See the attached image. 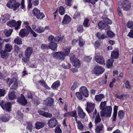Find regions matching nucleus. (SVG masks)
Instances as JSON below:
<instances>
[{"label": "nucleus", "mask_w": 133, "mask_h": 133, "mask_svg": "<svg viewBox=\"0 0 133 133\" xmlns=\"http://www.w3.org/2000/svg\"><path fill=\"white\" fill-rule=\"evenodd\" d=\"M103 127V125L102 124H100L99 125L96 126L95 129V131L97 133H100L101 131L102 130Z\"/></svg>", "instance_id": "36"}, {"label": "nucleus", "mask_w": 133, "mask_h": 133, "mask_svg": "<svg viewBox=\"0 0 133 133\" xmlns=\"http://www.w3.org/2000/svg\"><path fill=\"white\" fill-rule=\"evenodd\" d=\"M104 97L105 96L103 94H101L98 95H96L95 96V99L97 102H100Z\"/></svg>", "instance_id": "26"}, {"label": "nucleus", "mask_w": 133, "mask_h": 133, "mask_svg": "<svg viewBox=\"0 0 133 133\" xmlns=\"http://www.w3.org/2000/svg\"><path fill=\"white\" fill-rule=\"evenodd\" d=\"M125 114L123 110H120L118 112V117L120 119H122L124 117Z\"/></svg>", "instance_id": "35"}, {"label": "nucleus", "mask_w": 133, "mask_h": 133, "mask_svg": "<svg viewBox=\"0 0 133 133\" xmlns=\"http://www.w3.org/2000/svg\"><path fill=\"white\" fill-rule=\"evenodd\" d=\"M20 5V4L18 2H15L12 8L14 11L16 10L17 9L19 8Z\"/></svg>", "instance_id": "40"}, {"label": "nucleus", "mask_w": 133, "mask_h": 133, "mask_svg": "<svg viewBox=\"0 0 133 133\" xmlns=\"http://www.w3.org/2000/svg\"><path fill=\"white\" fill-rule=\"evenodd\" d=\"M107 34L109 37H114L115 36V34L113 32L110 30H108L107 31Z\"/></svg>", "instance_id": "50"}, {"label": "nucleus", "mask_w": 133, "mask_h": 133, "mask_svg": "<svg viewBox=\"0 0 133 133\" xmlns=\"http://www.w3.org/2000/svg\"><path fill=\"white\" fill-rule=\"evenodd\" d=\"M114 60L111 58L108 59L106 62V68L108 69L111 68L112 67Z\"/></svg>", "instance_id": "23"}, {"label": "nucleus", "mask_w": 133, "mask_h": 133, "mask_svg": "<svg viewBox=\"0 0 133 133\" xmlns=\"http://www.w3.org/2000/svg\"><path fill=\"white\" fill-rule=\"evenodd\" d=\"M70 117H74L77 115V113L76 110L74 111L70 112Z\"/></svg>", "instance_id": "46"}, {"label": "nucleus", "mask_w": 133, "mask_h": 133, "mask_svg": "<svg viewBox=\"0 0 133 133\" xmlns=\"http://www.w3.org/2000/svg\"><path fill=\"white\" fill-rule=\"evenodd\" d=\"M49 49H51L53 51H55L57 50V45L56 43L54 42H51L49 43Z\"/></svg>", "instance_id": "25"}, {"label": "nucleus", "mask_w": 133, "mask_h": 133, "mask_svg": "<svg viewBox=\"0 0 133 133\" xmlns=\"http://www.w3.org/2000/svg\"><path fill=\"white\" fill-rule=\"evenodd\" d=\"M26 129L29 131L30 132L32 131V124L31 123L29 124L27 127Z\"/></svg>", "instance_id": "59"}, {"label": "nucleus", "mask_w": 133, "mask_h": 133, "mask_svg": "<svg viewBox=\"0 0 133 133\" xmlns=\"http://www.w3.org/2000/svg\"><path fill=\"white\" fill-rule=\"evenodd\" d=\"M80 13L78 11H76L75 13L73 16V18L76 19V18H79L80 17Z\"/></svg>", "instance_id": "47"}, {"label": "nucleus", "mask_w": 133, "mask_h": 133, "mask_svg": "<svg viewBox=\"0 0 133 133\" xmlns=\"http://www.w3.org/2000/svg\"><path fill=\"white\" fill-rule=\"evenodd\" d=\"M8 96L10 100H13L16 97V95L15 94V92L13 91L11 92L8 94Z\"/></svg>", "instance_id": "34"}, {"label": "nucleus", "mask_w": 133, "mask_h": 133, "mask_svg": "<svg viewBox=\"0 0 133 133\" xmlns=\"http://www.w3.org/2000/svg\"><path fill=\"white\" fill-rule=\"evenodd\" d=\"M127 36L131 38H133V29L130 30V31L129 33Z\"/></svg>", "instance_id": "64"}, {"label": "nucleus", "mask_w": 133, "mask_h": 133, "mask_svg": "<svg viewBox=\"0 0 133 133\" xmlns=\"http://www.w3.org/2000/svg\"><path fill=\"white\" fill-rule=\"evenodd\" d=\"M12 85L10 88V90H16L18 87L17 81L15 78H12L10 80L9 83V87H10L11 84Z\"/></svg>", "instance_id": "10"}, {"label": "nucleus", "mask_w": 133, "mask_h": 133, "mask_svg": "<svg viewBox=\"0 0 133 133\" xmlns=\"http://www.w3.org/2000/svg\"><path fill=\"white\" fill-rule=\"evenodd\" d=\"M60 85L59 81L57 80L55 82L51 85V88L55 90L57 89Z\"/></svg>", "instance_id": "29"}, {"label": "nucleus", "mask_w": 133, "mask_h": 133, "mask_svg": "<svg viewBox=\"0 0 133 133\" xmlns=\"http://www.w3.org/2000/svg\"><path fill=\"white\" fill-rule=\"evenodd\" d=\"M69 56L70 59L73 66L76 68H79L80 66L81 63L78 59L73 54H70Z\"/></svg>", "instance_id": "6"}, {"label": "nucleus", "mask_w": 133, "mask_h": 133, "mask_svg": "<svg viewBox=\"0 0 133 133\" xmlns=\"http://www.w3.org/2000/svg\"><path fill=\"white\" fill-rule=\"evenodd\" d=\"M118 3L124 11H128L130 9L131 3L128 0H119Z\"/></svg>", "instance_id": "3"}, {"label": "nucleus", "mask_w": 133, "mask_h": 133, "mask_svg": "<svg viewBox=\"0 0 133 133\" xmlns=\"http://www.w3.org/2000/svg\"><path fill=\"white\" fill-rule=\"evenodd\" d=\"M78 128L81 131L84 129V125L80 121H78L77 123Z\"/></svg>", "instance_id": "41"}, {"label": "nucleus", "mask_w": 133, "mask_h": 133, "mask_svg": "<svg viewBox=\"0 0 133 133\" xmlns=\"http://www.w3.org/2000/svg\"><path fill=\"white\" fill-rule=\"evenodd\" d=\"M6 52H7L5 51V50L3 51H2V50L1 51V56L2 58H4L6 57L7 54V53Z\"/></svg>", "instance_id": "48"}, {"label": "nucleus", "mask_w": 133, "mask_h": 133, "mask_svg": "<svg viewBox=\"0 0 133 133\" xmlns=\"http://www.w3.org/2000/svg\"><path fill=\"white\" fill-rule=\"evenodd\" d=\"M90 19L88 18H85L83 23V25L85 28H88L89 27V22Z\"/></svg>", "instance_id": "38"}, {"label": "nucleus", "mask_w": 133, "mask_h": 133, "mask_svg": "<svg viewBox=\"0 0 133 133\" xmlns=\"http://www.w3.org/2000/svg\"><path fill=\"white\" fill-rule=\"evenodd\" d=\"M126 26L128 28L133 29V21L131 20L128 21L126 24Z\"/></svg>", "instance_id": "39"}, {"label": "nucleus", "mask_w": 133, "mask_h": 133, "mask_svg": "<svg viewBox=\"0 0 133 133\" xmlns=\"http://www.w3.org/2000/svg\"><path fill=\"white\" fill-rule=\"evenodd\" d=\"M9 116L8 114H2L0 115V120L3 122H7L9 119Z\"/></svg>", "instance_id": "18"}, {"label": "nucleus", "mask_w": 133, "mask_h": 133, "mask_svg": "<svg viewBox=\"0 0 133 133\" xmlns=\"http://www.w3.org/2000/svg\"><path fill=\"white\" fill-rule=\"evenodd\" d=\"M101 120L100 117H95V123L96 125L99 123Z\"/></svg>", "instance_id": "54"}, {"label": "nucleus", "mask_w": 133, "mask_h": 133, "mask_svg": "<svg viewBox=\"0 0 133 133\" xmlns=\"http://www.w3.org/2000/svg\"><path fill=\"white\" fill-rule=\"evenodd\" d=\"M63 38L61 35H58L56 36L54 39V41L57 43H59L61 42Z\"/></svg>", "instance_id": "30"}, {"label": "nucleus", "mask_w": 133, "mask_h": 133, "mask_svg": "<svg viewBox=\"0 0 133 133\" xmlns=\"http://www.w3.org/2000/svg\"><path fill=\"white\" fill-rule=\"evenodd\" d=\"M33 52V48L30 47L28 46L25 51L24 53L26 56L30 57Z\"/></svg>", "instance_id": "21"}, {"label": "nucleus", "mask_w": 133, "mask_h": 133, "mask_svg": "<svg viewBox=\"0 0 133 133\" xmlns=\"http://www.w3.org/2000/svg\"><path fill=\"white\" fill-rule=\"evenodd\" d=\"M16 2V0H10L7 3L6 6L9 9H12L13 6Z\"/></svg>", "instance_id": "27"}, {"label": "nucleus", "mask_w": 133, "mask_h": 133, "mask_svg": "<svg viewBox=\"0 0 133 133\" xmlns=\"http://www.w3.org/2000/svg\"><path fill=\"white\" fill-rule=\"evenodd\" d=\"M77 112L78 116L81 118L83 119L85 118L86 114L83 112L82 109L80 107H78Z\"/></svg>", "instance_id": "22"}, {"label": "nucleus", "mask_w": 133, "mask_h": 133, "mask_svg": "<svg viewBox=\"0 0 133 133\" xmlns=\"http://www.w3.org/2000/svg\"><path fill=\"white\" fill-rule=\"evenodd\" d=\"M34 15L38 19H42L43 18L45 15L43 12H41L39 10L36 8H34L32 11Z\"/></svg>", "instance_id": "7"}, {"label": "nucleus", "mask_w": 133, "mask_h": 133, "mask_svg": "<svg viewBox=\"0 0 133 133\" xmlns=\"http://www.w3.org/2000/svg\"><path fill=\"white\" fill-rule=\"evenodd\" d=\"M84 2L91 3L92 4L94 5L96 3V2H97L98 0H83Z\"/></svg>", "instance_id": "52"}, {"label": "nucleus", "mask_w": 133, "mask_h": 133, "mask_svg": "<svg viewBox=\"0 0 133 133\" xmlns=\"http://www.w3.org/2000/svg\"><path fill=\"white\" fill-rule=\"evenodd\" d=\"M95 104L91 102H87L85 109L89 114L93 112L94 110Z\"/></svg>", "instance_id": "9"}, {"label": "nucleus", "mask_w": 133, "mask_h": 133, "mask_svg": "<svg viewBox=\"0 0 133 133\" xmlns=\"http://www.w3.org/2000/svg\"><path fill=\"white\" fill-rule=\"evenodd\" d=\"M17 102L23 105H25L27 104V101L24 95L22 94L20 97L17 98Z\"/></svg>", "instance_id": "12"}, {"label": "nucleus", "mask_w": 133, "mask_h": 133, "mask_svg": "<svg viewBox=\"0 0 133 133\" xmlns=\"http://www.w3.org/2000/svg\"><path fill=\"white\" fill-rule=\"evenodd\" d=\"M20 8L21 9L24 10L25 8V0H22L20 4Z\"/></svg>", "instance_id": "56"}, {"label": "nucleus", "mask_w": 133, "mask_h": 133, "mask_svg": "<svg viewBox=\"0 0 133 133\" xmlns=\"http://www.w3.org/2000/svg\"><path fill=\"white\" fill-rule=\"evenodd\" d=\"M45 31V29L43 27L39 26H37L35 30V31L39 33H42Z\"/></svg>", "instance_id": "31"}, {"label": "nucleus", "mask_w": 133, "mask_h": 133, "mask_svg": "<svg viewBox=\"0 0 133 133\" xmlns=\"http://www.w3.org/2000/svg\"><path fill=\"white\" fill-rule=\"evenodd\" d=\"M65 55L62 51L55 52L53 54V56L54 57H56L59 60H64L65 58Z\"/></svg>", "instance_id": "11"}, {"label": "nucleus", "mask_w": 133, "mask_h": 133, "mask_svg": "<svg viewBox=\"0 0 133 133\" xmlns=\"http://www.w3.org/2000/svg\"><path fill=\"white\" fill-rule=\"evenodd\" d=\"M125 84V88L126 89H131V87L130 85V83L127 80Z\"/></svg>", "instance_id": "57"}, {"label": "nucleus", "mask_w": 133, "mask_h": 133, "mask_svg": "<svg viewBox=\"0 0 133 133\" xmlns=\"http://www.w3.org/2000/svg\"><path fill=\"white\" fill-rule=\"evenodd\" d=\"M72 0H66L65 4L68 6H71V5Z\"/></svg>", "instance_id": "63"}, {"label": "nucleus", "mask_w": 133, "mask_h": 133, "mask_svg": "<svg viewBox=\"0 0 133 133\" xmlns=\"http://www.w3.org/2000/svg\"><path fill=\"white\" fill-rule=\"evenodd\" d=\"M47 103V105L51 106L53 105L54 103V99L53 98L51 97H48L46 99Z\"/></svg>", "instance_id": "33"}, {"label": "nucleus", "mask_w": 133, "mask_h": 133, "mask_svg": "<svg viewBox=\"0 0 133 133\" xmlns=\"http://www.w3.org/2000/svg\"><path fill=\"white\" fill-rule=\"evenodd\" d=\"M17 117L19 119L22 118L23 117V114L21 112L18 111L17 112Z\"/></svg>", "instance_id": "58"}, {"label": "nucleus", "mask_w": 133, "mask_h": 133, "mask_svg": "<svg viewBox=\"0 0 133 133\" xmlns=\"http://www.w3.org/2000/svg\"><path fill=\"white\" fill-rule=\"evenodd\" d=\"M38 112L40 115L46 118H51L52 116V115L51 113L45 112L41 110L38 111Z\"/></svg>", "instance_id": "17"}, {"label": "nucleus", "mask_w": 133, "mask_h": 133, "mask_svg": "<svg viewBox=\"0 0 133 133\" xmlns=\"http://www.w3.org/2000/svg\"><path fill=\"white\" fill-rule=\"evenodd\" d=\"M6 94V91L5 89H0V97L4 96Z\"/></svg>", "instance_id": "51"}, {"label": "nucleus", "mask_w": 133, "mask_h": 133, "mask_svg": "<svg viewBox=\"0 0 133 133\" xmlns=\"http://www.w3.org/2000/svg\"><path fill=\"white\" fill-rule=\"evenodd\" d=\"M22 39L19 37H17L14 40V42L18 45H20L22 44Z\"/></svg>", "instance_id": "42"}, {"label": "nucleus", "mask_w": 133, "mask_h": 133, "mask_svg": "<svg viewBox=\"0 0 133 133\" xmlns=\"http://www.w3.org/2000/svg\"><path fill=\"white\" fill-rule=\"evenodd\" d=\"M98 26L99 29L100 30L104 29H108L109 26L108 24L103 22L102 21H100L99 22L98 24Z\"/></svg>", "instance_id": "15"}, {"label": "nucleus", "mask_w": 133, "mask_h": 133, "mask_svg": "<svg viewBox=\"0 0 133 133\" xmlns=\"http://www.w3.org/2000/svg\"><path fill=\"white\" fill-rule=\"evenodd\" d=\"M28 31L25 28L21 29L19 32V36L22 38L27 37L29 34Z\"/></svg>", "instance_id": "13"}, {"label": "nucleus", "mask_w": 133, "mask_h": 133, "mask_svg": "<svg viewBox=\"0 0 133 133\" xmlns=\"http://www.w3.org/2000/svg\"><path fill=\"white\" fill-rule=\"evenodd\" d=\"M71 49V47L70 46H67L64 48V53L65 55L66 56L68 55L69 54Z\"/></svg>", "instance_id": "32"}, {"label": "nucleus", "mask_w": 133, "mask_h": 133, "mask_svg": "<svg viewBox=\"0 0 133 133\" xmlns=\"http://www.w3.org/2000/svg\"><path fill=\"white\" fill-rule=\"evenodd\" d=\"M13 31V30L11 29L5 31H4V34L7 37L10 36Z\"/></svg>", "instance_id": "45"}, {"label": "nucleus", "mask_w": 133, "mask_h": 133, "mask_svg": "<svg viewBox=\"0 0 133 133\" xmlns=\"http://www.w3.org/2000/svg\"><path fill=\"white\" fill-rule=\"evenodd\" d=\"M96 61L100 64H105V63L103 58L101 56H96L95 57Z\"/></svg>", "instance_id": "19"}, {"label": "nucleus", "mask_w": 133, "mask_h": 133, "mask_svg": "<svg viewBox=\"0 0 133 133\" xmlns=\"http://www.w3.org/2000/svg\"><path fill=\"white\" fill-rule=\"evenodd\" d=\"M59 11L60 14L62 15H63L65 12L64 8L62 6L59 7Z\"/></svg>", "instance_id": "44"}, {"label": "nucleus", "mask_w": 133, "mask_h": 133, "mask_svg": "<svg viewBox=\"0 0 133 133\" xmlns=\"http://www.w3.org/2000/svg\"><path fill=\"white\" fill-rule=\"evenodd\" d=\"M79 91V92H76L75 93L76 96L78 99L81 100L83 99L82 94L85 97H87L89 96V91L85 87L82 86L80 88Z\"/></svg>", "instance_id": "2"}, {"label": "nucleus", "mask_w": 133, "mask_h": 133, "mask_svg": "<svg viewBox=\"0 0 133 133\" xmlns=\"http://www.w3.org/2000/svg\"><path fill=\"white\" fill-rule=\"evenodd\" d=\"M55 37H54V36L52 35H50L49 37L48 38V41L50 42H53V41L54 39H54Z\"/></svg>", "instance_id": "62"}, {"label": "nucleus", "mask_w": 133, "mask_h": 133, "mask_svg": "<svg viewBox=\"0 0 133 133\" xmlns=\"http://www.w3.org/2000/svg\"><path fill=\"white\" fill-rule=\"evenodd\" d=\"M105 71L104 68L101 66L96 65L94 68L93 71L94 74L97 76L101 74Z\"/></svg>", "instance_id": "8"}, {"label": "nucleus", "mask_w": 133, "mask_h": 133, "mask_svg": "<svg viewBox=\"0 0 133 133\" xmlns=\"http://www.w3.org/2000/svg\"><path fill=\"white\" fill-rule=\"evenodd\" d=\"M55 133H62V130L59 126L56 127L55 130Z\"/></svg>", "instance_id": "49"}, {"label": "nucleus", "mask_w": 133, "mask_h": 133, "mask_svg": "<svg viewBox=\"0 0 133 133\" xmlns=\"http://www.w3.org/2000/svg\"><path fill=\"white\" fill-rule=\"evenodd\" d=\"M106 101L101 102L99 107L101 110L100 111V115L102 117L105 116L107 117H110L111 114L112 107L111 106H106Z\"/></svg>", "instance_id": "1"}, {"label": "nucleus", "mask_w": 133, "mask_h": 133, "mask_svg": "<svg viewBox=\"0 0 133 133\" xmlns=\"http://www.w3.org/2000/svg\"><path fill=\"white\" fill-rule=\"evenodd\" d=\"M41 49L44 50V52L45 50H47L49 49V44H42L41 46Z\"/></svg>", "instance_id": "37"}, {"label": "nucleus", "mask_w": 133, "mask_h": 133, "mask_svg": "<svg viewBox=\"0 0 133 133\" xmlns=\"http://www.w3.org/2000/svg\"><path fill=\"white\" fill-rule=\"evenodd\" d=\"M100 43L98 41H96L94 43V46L95 48H99L100 46Z\"/></svg>", "instance_id": "61"}, {"label": "nucleus", "mask_w": 133, "mask_h": 133, "mask_svg": "<svg viewBox=\"0 0 133 133\" xmlns=\"http://www.w3.org/2000/svg\"><path fill=\"white\" fill-rule=\"evenodd\" d=\"M45 125V123L44 122H37L35 124V128L37 129H40L44 127Z\"/></svg>", "instance_id": "24"}, {"label": "nucleus", "mask_w": 133, "mask_h": 133, "mask_svg": "<svg viewBox=\"0 0 133 133\" xmlns=\"http://www.w3.org/2000/svg\"><path fill=\"white\" fill-rule=\"evenodd\" d=\"M21 23L22 22L20 21L16 22L15 20H12L8 21L6 24L10 27H15V30H17L20 28Z\"/></svg>", "instance_id": "4"}, {"label": "nucleus", "mask_w": 133, "mask_h": 133, "mask_svg": "<svg viewBox=\"0 0 133 133\" xmlns=\"http://www.w3.org/2000/svg\"><path fill=\"white\" fill-rule=\"evenodd\" d=\"M119 55L118 50H114L111 53V57L113 59H117L118 58Z\"/></svg>", "instance_id": "20"}, {"label": "nucleus", "mask_w": 133, "mask_h": 133, "mask_svg": "<svg viewBox=\"0 0 133 133\" xmlns=\"http://www.w3.org/2000/svg\"><path fill=\"white\" fill-rule=\"evenodd\" d=\"M77 30L79 33H81L82 32L84 31L83 27V25H79L77 28Z\"/></svg>", "instance_id": "53"}, {"label": "nucleus", "mask_w": 133, "mask_h": 133, "mask_svg": "<svg viewBox=\"0 0 133 133\" xmlns=\"http://www.w3.org/2000/svg\"><path fill=\"white\" fill-rule=\"evenodd\" d=\"M57 124V120L56 119L53 117L49 121L48 123L49 126L50 128L55 127Z\"/></svg>", "instance_id": "14"}, {"label": "nucleus", "mask_w": 133, "mask_h": 133, "mask_svg": "<svg viewBox=\"0 0 133 133\" xmlns=\"http://www.w3.org/2000/svg\"><path fill=\"white\" fill-rule=\"evenodd\" d=\"M103 19L104 22L107 24H111L112 23L111 21L106 17H103Z\"/></svg>", "instance_id": "43"}, {"label": "nucleus", "mask_w": 133, "mask_h": 133, "mask_svg": "<svg viewBox=\"0 0 133 133\" xmlns=\"http://www.w3.org/2000/svg\"><path fill=\"white\" fill-rule=\"evenodd\" d=\"M0 105L3 110L6 112H10L12 111V104L10 102L5 103L2 100L0 102Z\"/></svg>", "instance_id": "5"}, {"label": "nucleus", "mask_w": 133, "mask_h": 133, "mask_svg": "<svg viewBox=\"0 0 133 133\" xmlns=\"http://www.w3.org/2000/svg\"><path fill=\"white\" fill-rule=\"evenodd\" d=\"M30 57L26 56V57H23L22 58V60L24 62L26 63L29 60Z\"/></svg>", "instance_id": "60"}, {"label": "nucleus", "mask_w": 133, "mask_h": 133, "mask_svg": "<svg viewBox=\"0 0 133 133\" xmlns=\"http://www.w3.org/2000/svg\"><path fill=\"white\" fill-rule=\"evenodd\" d=\"M12 49V46L9 43L6 44L5 46V50L7 52H11Z\"/></svg>", "instance_id": "28"}, {"label": "nucleus", "mask_w": 133, "mask_h": 133, "mask_svg": "<svg viewBox=\"0 0 133 133\" xmlns=\"http://www.w3.org/2000/svg\"><path fill=\"white\" fill-rule=\"evenodd\" d=\"M116 81V79L115 78H113L112 79V81L109 84V86L111 88H112L113 87V85Z\"/></svg>", "instance_id": "55"}, {"label": "nucleus", "mask_w": 133, "mask_h": 133, "mask_svg": "<svg viewBox=\"0 0 133 133\" xmlns=\"http://www.w3.org/2000/svg\"><path fill=\"white\" fill-rule=\"evenodd\" d=\"M71 20V18L67 14L65 15L63 18V19L62 22V24H66L69 23Z\"/></svg>", "instance_id": "16"}]
</instances>
